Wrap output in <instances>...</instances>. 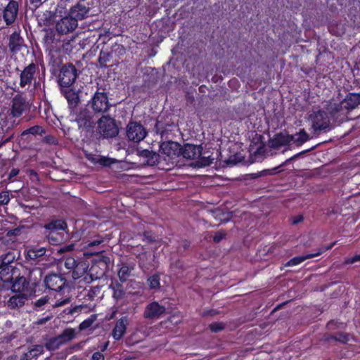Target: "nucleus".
Listing matches in <instances>:
<instances>
[{"label": "nucleus", "mask_w": 360, "mask_h": 360, "mask_svg": "<svg viewBox=\"0 0 360 360\" xmlns=\"http://www.w3.org/2000/svg\"><path fill=\"white\" fill-rule=\"evenodd\" d=\"M190 246V243L188 241H186L185 242V244L184 245V248L186 249L187 248H188Z\"/></svg>", "instance_id": "63"}, {"label": "nucleus", "mask_w": 360, "mask_h": 360, "mask_svg": "<svg viewBox=\"0 0 360 360\" xmlns=\"http://www.w3.org/2000/svg\"><path fill=\"white\" fill-rule=\"evenodd\" d=\"M147 255H148V253L146 252H141L138 256L139 264V266L141 268L146 267V266L144 259L147 257Z\"/></svg>", "instance_id": "53"}, {"label": "nucleus", "mask_w": 360, "mask_h": 360, "mask_svg": "<svg viewBox=\"0 0 360 360\" xmlns=\"http://www.w3.org/2000/svg\"><path fill=\"white\" fill-rule=\"evenodd\" d=\"M43 353L44 345H34L29 347V349L27 352H25L22 354L20 360H32V359H37Z\"/></svg>", "instance_id": "28"}, {"label": "nucleus", "mask_w": 360, "mask_h": 360, "mask_svg": "<svg viewBox=\"0 0 360 360\" xmlns=\"http://www.w3.org/2000/svg\"><path fill=\"white\" fill-rule=\"evenodd\" d=\"M335 244H336V241L333 242V243H330V244H328L327 245H324V246L320 248L318 250V251L316 252H315V253L307 254V255H300V256L294 257L292 259H290L285 264V266H296V265H298V264H301L302 262H303L306 259H311V258H313L314 257L319 256L320 255H321L322 253L325 252L326 251L332 249L333 247Z\"/></svg>", "instance_id": "16"}, {"label": "nucleus", "mask_w": 360, "mask_h": 360, "mask_svg": "<svg viewBox=\"0 0 360 360\" xmlns=\"http://www.w3.org/2000/svg\"><path fill=\"white\" fill-rule=\"evenodd\" d=\"M202 150L201 145L186 143L184 147L181 146V155L186 159L195 160L202 155Z\"/></svg>", "instance_id": "17"}, {"label": "nucleus", "mask_w": 360, "mask_h": 360, "mask_svg": "<svg viewBox=\"0 0 360 360\" xmlns=\"http://www.w3.org/2000/svg\"><path fill=\"white\" fill-rule=\"evenodd\" d=\"M89 267L88 262L83 258H79L71 271L73 279L77 280L82 277L89 270Z\"/></svg>", "instance_id": "26"}, {"label": "nucleus", "mask_w": 360, "mask_h": 360, "mask_svg": "<svg viewBox=\"0 0 360 360\" xmlns=\"http://www.w3.org/2000/svg\"><path fill=\"white\" fill-rule=\"evenodd\" d=\"M30 3L35 7H39L41 4V0H30Z\"/></svg>", "instance_id": "60"}, {"label": "nucleus", "mask_w": 360, "mask_h": 360, "mask_svg": "<svg viewBox=\"0 0 360 360\" xmlns=\"http://www.w3.org/2000/svg\"><path fill=\"white\" fill-rule=\"evenodd\" d=\"M270 170H264L262 172L264 174H271L272 173L269 172Z\"/></svg>", "instance_id": "64"}, {"label": "nucleus", "mask_w": 360, "mask_h": 360, "mask_svg": "<svg viewBox=\"0 0 360 360\" xmlns=\"http://www.w3.org/2000/svg\"><path fill=\"white\" fill-rule=\"evenodd\" d=\"M95 115L86 107L75 108L72 113L73 122L77 123L82 141L88 144L96 139V125L98 120Z\"/></svg>", "instance_id": "2"}, {"label": "nucleus", "mask_w": 360, "mask_h": 360, "mask_svg": "<svg viewBox=\"0 0 360 360\" xmlns=\"http://www.w3.org/2000/svg\"><path fill=\"white\" fill-rule=\"evenodd\" d=\"M63 56L58 52H51L49 54V66L52 74L56 75L63 65Z\"/></svg>", "instance_id": "24"}, {"label": "nucleus", "mask_w": 360, "mask_h": 360, "mask_svg": "<svg viewBox=\"0 0 360 360\" xmlns=\"http://www.w3.org/2000/svg\"><path fill=\"white\" fill-rule=\"evenodd\" d=\"M166 312L165 306L153 301L148 303L144 309L143 317L147 319H158Z\"/></svg>", "instance_id": "14"}, {"label": "nucleus", "mask_w": 360, "mask_h": 360, "mask_svg": "<svg viewBox=\"0 0 360 360\" xmlns=\"http://www.w3.org/2000/svg\"><path fill=\"white\" fill-rule=\"evenodd\" d=\"M60 93L66 98L70 109L76 108L79 102V94L70 87H60Z\"/></svg>", "instance_id": "20"}, {"label": "nucleus", "mask_w": 360, "mask_h": 360, "mask_svg": "<svg viewBox=\"0 0 360 360\" xmlns=\"http://www.w3.org/2000/svg\"><path fill=\"white\" fill-rule=\"evenodd\" d=\"M226 236V232L225 230L221 229L217 232H215L213 236V241L215 243H220L223 239H224Z\"/></svg>", "instance_id": "49"}, {"label": "nucleus", "mask_w": 360, "mask_h": 360, "mask_svg": "<svg viewBox=\"0 0 360 360\" xmlns=\"http://www.w3.org/2000/svg\"><path fill=\"white\" fill-rule=\"evenodd\" d=\"M15 255L8 252L0 256V280L14 292H29L30 281L22 274V269L13 265Z\"/></svg>", "instance_id": "1"}, {"label": "nucleus", "mask_w": 360, "mask_h": 360, "mask_svg": "<svg viewBox=\"0 0 360 360\" xmlns=\"http://www.w3.org/2000/svg\"><path fill=\"white\" fill-rule=\"evenodd\" d=\"M304 220V217L302 214H297L295 216H293L291 218V223L292 224H297L300 222H302Z\"/></svg>", "instance_id": "56"}, {"label": "nucleus", "mask_w": 360, "mask_h": 360, "mask_svg": "<svg viewBox=\"0 0 360 360\" xmlns=\"http://www.w3.org/2000/svg\"><path fill=\"white\" fill-rule=\"evenodd\" d=\"M91 360H105V357L102 352H96L92 354Z\"/></svg>", "instance_id": "57"}, {"label": "nucleus", "mask_w": 360, "mask_h": 360, "mask_svg": "<svg viewBox=\"0 0 360 360\" xmlns=\"http://www.w3.org/2000/svg\"><path fill=\"white\" fill-rule=\"evenodd\" d=\"M110 262V259L108 256L102 255L99 259H96L91 267L89 268L91 280H98L103 278L108 271Z\"/></svg>", "instance_id": "10"}, {"label": "nucleus", "mask_w": 360, "mask_h": 360, "mask_svg": "<svg viewBox=\"0 0 360 360\" xmlns=\"http://www.w3.org/2000/svg\"><path fill=\"white\" fill-rule=\"evenodd\" d=\"M198 160L196 162V165L199 167H207V166H210L214 159L212 158L210 156L209 157H202V156H200L198 158H197Z\"/></svg>", "instance_id": "43"}, {"label": "nucleus", "mask_w": 360, "mask_h": 360, "mask_svg": "<svg viewBox=\"0 0 360 360\" xmlns=\"http://www.w3.org/2000/svg\"><path fill=\"white\" fill-rule=\"evenodd\" d=\"M79 257L68 256L66 257L64 259V266L65 267L70 271L74 269L76 263L79 260Z\"/></svg>", "instance_id": "42"}, {"label": "nucleus", "mask_w": 360, "mask_h": 360, "mask_svg": "<svg viewBox=\"0 0 360 360\" xmlns=\"http://www.w3.org/2000/svg\"><path fill=\"white\" fill-rule=\"evenodd\" d=\"M92 323V321L89 320V319H86V320H84L81 324H80V328L81 329H84V328H86L88 327H89L91 326V324Z\"/></svg>", "instance_id": "59"}, {"label": "nucleus", "mask_w": 360, "mask_h": 360, "mask_svg": "<svg viewBox=\"0 0 360 360\" xmlns=\"http://www.w3.org/2000/svg\"><path fill=\"white\" fill-rule=\"evenodd\" d=\"M352 25V24H328V30L332 34L342 36L345 33V27Z\"/></svg>", "instance_id": "34"}, {"label": "nucleus", "mask_w": 360, "mask_h": 360, "mask_svg": "<svg viewBox=\"0 0 360 360\" xmlns=\"http://www.w3.org/2000/svg\"><path fill=\"white\" fill-rule=\"evenodd\" d=\"M75 336V333L72 328H67L64 330L60 335H58L63 344L72 340Z\"/></svg>", "instance_id": "41"}, {"label": "nucleus", "mask_w": 360, "mask_h": 360, "mask_svg": "<svg viewBox=\"0 0 360 360\" xmlns=\"http://www.w3.org/2000/svg\"><path fill=\"white\" fill-rule=\"evenodd\" d=\"M57 32L60 34L72 32L79 24H55Z\"/></svg>", "instance_id": "36"}, {"label": "nucleus", "mask_w": 360, "mask_h": 360, "mask_svg": "<svg viewBox=\"0 0 360 360\" xmlns=\"http://www.w3.org/2000/svg\"><path fill=\"white\" fill-rule=\"evenodd\" d=\"M81 71L72 63H67L61 66L57 77L60 87H71L75 83Z\"/></svg>", "instance_id": "7"}, {"label": "nucleus", "mask_w": 360, "mask_h": 360, "mask_svg": "<svg viewBox=\"0 0 360 360\" xmlns=\"http://www.w3.org/2000/svg\"><path fill=\"white\" fill-rule=\"evenodd\" d=\"M17 124L18 123H15V120H13V122L10 123L9 124L7 122L6 123V122H2L1 128L3 131V133L6 134V135L3 138L4 139V143L11 141V139L13 137L14 133L13 131V129Z\"/></svg>", "instance_id": "32"}, {"label": "nucleus", "mask_w": 360, "mask_h": 360, "mask_svg": "<svg viewBox=\"0 0 360 360\" xmlns=\"http://www.w3.org/2000/svg\"><path fill=\"white\" fill-rule=\"evenodd\" d=\"M293 137L294 136L290 134H284L281 132L278 133L270 140V146L273 148L277 149L281 146H287L292 142Z\"/></svg>", "instance_id": "23"}, {"label": "nucleus", "mask_w": 360, "mask_h": 360, "mask_svg": "<svg viewBox=\"0 0 360 360\" xmlns=\"http://www.w3.org/2000/svg\"><path fill=\"white\" fill-rule=\"evenodd\" d=\"M38 71L39 67L34 62L26 65L20 73V87L23 89L26 86H30L32 81L35 79V75Z\"/></svg>", "instance_id": "13"}, {"label": "nucleus", "mask_w": 360, "mask_h": 360, "mask_svg": "<svg viewBox=\"0 0 360 360\" xmlns=\"http://www.w3.org/2000/svg\"><path fill=\"white\" fill-rule=\"evenodd\" d=\"M137 155L145 159L146 164L150 166L158 165L160 162V155L148 149H138Z\"/></svg>", "instance_id": "19"}, {"label": "nucleus", "mask_w": 360, "mask_h": 360, "mask_svg": "<svg viewBox=\"0 0 360 360\" xmlns=\"http://www.w3.org/2000/svg\"><path fill=\"white\" fill-rule=\"evenodd\" d=\"M89 13V8L82 4H77L73 6L69 13V16L72 20H82Z\"/></svg>", "instance_id": "25"}, {"label": "nucleus", "mask_w": 360, "mask_h": 360, "mask_svg": "<svg viewBox=\"0 0 360 360\" xmlns=\"http://www.w3.org/2000/svg\"><path fill=\"white\" fill-rule=\"evenodd\" d=\"M10 201L9 193L8 191L0 193V205H7Z\"/></svg>", "instance_id": "51"}, {"label": "nucleus", "mask_w": 360, "mask_h": 360, "mask_svg": "<svg viewBox=\"0 0 360 360\" xmlns=\"http://www.w3.org/2000/svg\"><path fill=\"white\" fill-rule=\"evenodd\" d=\"M327 339L328 340H333L336 342L346 344L349 340V335L347 333L339 332L335 335H330Z\"/></svg>", "instance_id": "40"}, {"label": "nucleus", "mask_w": 360, "mask_h": 360, "mask_svg": "<svg viewBox=\"0 0 360 360\" xmlns=\"http://www.w3.org/2000/svg\"><path fill=\"white\" fill-rule=\"evenodd\" d=\"M219 314V311L217 309H211L208 310H205L202 313V316H214Z\"/></svg>", "instance_id": "54"}, {"label": "nucleus", "mask_w": 360, "mask_h": 360, "mask_svg": "<svg viewBox=\"0 0 360 360\" xmlns=\"http://www.w3.org/2000/svg\"><path fill=\"white\" fill-rule=\"evenodd\" d=\"M108 346V342H105V345L101 347V352H104Z\"/></svg>", "instance_id": "62"}, {"label": "nucleus", "mask_w": 360, "mask_h": 360, "mask_svg": "<svg viewBox=\"0 0 360 360\" xmlns=\"http://www.w3.org/2000/svg\"><path fill=\"white\" fill-rule=\"evenodd\" d=\"M160 151L165 155L169 160H173L181 155V145L175 141L163 142L160 145Z\"/></svg>", "instance_id": "15"}, {"label": "nucleus", "mask_w": 360, "mask_h": 360, "mask_svg": "<svg viewBox=\"0 0 360 360\" xmlns=\"http://www.w3.org/2000/svg\"><path fill=\"white\" fill-rule=\"evenodd\" d=\"M117 276L120 282L123 283L128 280L131 276V272L134 270L135 264L134 262L122 261L118 264Z\"/></svg>", "instance_id": "18"}, {"label": "nucleus", "mask_w": 360, "mask_h": 360, "mask_svg": "<svg viewBox=\"0 0 360 360\" xmlns=\"http://www.w3.org/2000/svg\"><path fill=\"white\" fill-rule=\"evenodd\" d=\"M46 249L44 247H32L30 248L25 255V257L29 260H35L46 254Z\"/></svg>", "instance_id": "31"}, {"label": "nucleus", "mask_w": 360, "mask_h": 360, "mask_svg": "<svg viewBox=\"0 0 360 360\" xmlns=\"http://www.w3.org/2000/svg\"><path fill=\"white\" fill-rule=\"evenodd\" d=\"M96 124V139L92 141L91 143H97L101 139L115 137L119 133L115 120L110 115H102L97 120Z\"/></svg>", "instance_id": "5"}, {"label": "nucleus", "mask_w": 360, "mask_h": 360, "mask_svg": "<svg viewBox=\"0 0 360 360\" xmlns=\"http://www.w3.org/2000/svg\"><path fill=\"white\" fill-rule=\"evenodd\" d=\"M25 297L22 295H13L8 300V307L10 309L21 307L25 304Z\"/></svg>", "instance_id": "33"}, {"label": "nucleus", "mask_w": 360, "mask_h": 360, "mask_svg": "<svg viewBox=\"0 0 360 360\" xmlns=\"http://www.w3.org/2000/svg\"><path fill=\"white\" fill-rule=\"evenodd\" d=\"M143 240L148 243H153L157 241V236L152 231H145L143 233Z\"/></svg>", "instance_id": "44"}, {"label": "nucleus", "mask_w": 360, "mask_h": 360, "mask_svg": "<svg viewBox=\"0 0 360 360\" xmlns=\"http://www.w3.org/2000/svg\"><path fill=\"white\" fill-rule=\"evenodd\" d=\"M49 297L48 296H43L34 302V306L36 309H43V306L48 303Z\"/></svg>", "instance_id": "48"}, {"label": "nucleus", "mask_w": 360, "mask_h": 360, "mask_svg": "<svg viewBox=\"0 0 360 360\" xmlns=\"http://www.w3.org/2000/svg\"><path fill=\"white\" fill-rule=\"evenodd\" d=\"M30 109V104L25 96L22 94H17L11 100L9 115L14 118H19Z\"/></svg>", "instance_id": "9"}, {"label": "nucleus", "mask_w": 360, "mask_h": 360, "mask_svg": "<svg viewBox=\"0 0 360 360\" xmlns=\"http://www.w3.org/2000/svg\"><path fill=\"white\" fill-rule=\"evenodd\" d=\"M44 283L47 288L60 292L66 286L67 280L60 274L51 273L45 276Z\"/></svg>", "instance_id": "12"}, {"label": "nucleus", "mask_w": 360, "mask_h": 360, "mask_svg": "<svg viewBox=\"0 0 360 360\" xmlns=\"http://www.w3.org/2000/svg\"><path fill=\"white\" fill-rule=\"evenodd\" d=\"M45 31L44 37H43V41L45 44H52L55 39V34L52 30H48L46 29H44Z\"/></svg>", "instance_id": "45"}, {"label": "nucleus", "mask_w": 360, "mask_h": 360, "mask_svg": "<svg viewBox=\"0 0 360 360\" xmlns=\"http://www.w3.org/2000/svg\"><path fill=\"white\" fill-rule=\"evenodd\" d=\"M44 235L49 243L53 245L63 243L67 240L68 224L63 219H53L44 226Z\"/></svg>", "instance_id": "4"}, {"label": "nucleus", "mask_w": 360, "mask_h": 360, "mask_svg": "<svg viewBox=\"0 0 360 360\" xmlns=\"http://www.w3.org/2000/svg\"><path fill=\"white\" fill-rule=\"evenodd\" d=\"M147 133L146 128L140 122L131 121L127 126V136L133 142H140L146 136Z\"/></svg>", "instance_id": "11"}, {"label": "nucleus", "mask_w": 360, "mask_h": 360, "mask_svg": "<svg viewBox=\"0 0 360 360\" xmlns=\"http://www.w3.org/2000/svg\"><path fill=\"white\" fill-rule=\"evenodd\" d=\"M359 261H360V255H355L352 257L346 258L345 259L344 264H354V263H355L356 262H359Z\"/></svg>", "instance_id": "52"}, {"label": "nucleus", "mask_w": 360, "mask_h": 360, "mask_svg": "<svg viewBox=\"0 0 360 360\" xmlns=\"http://www.w3.org/2000/svg\"><path fill=\"white\" fill-rule=\"evenodd\" d=\"M311 127L315 132L330 130V120L327 112L323 110L313 111L309 115Z\"/></svg>", "instance_id": "8"}, {"label": "nucleus", "mask_w": 360, "mask_h": 360, "mask_svg": "<svg viewBox=\"0 0 360 360\" xmlns=\"http://www.w3.org/2000/svg\"><path fill=\"white\" fill-rule=\"evenodd\" d=\"M69 302H70L69 298H65L63 300H58L53 304H52V306H53L55 307H58L63 306V305L68 304Z\"/></svg>", "instance_id": "58"}, {"label": "nucleus", "mask_w": 360, "mask_h": 360, "mask_svg": "<svg viewBox=\"0 0 360 360\" xmlns=\"http://www.w3.org/2000/svg\"><path fill=\"white\" fill-rule=\"evenodd\" d=\"M109 288L112 290V298L116 300H120L124 297L125 291L123 285L117 280L112 281Z\"/></svg>", "instance_id": "29"}, {"label": "nucleus", "mask_w": 360, "mask_h": 360, "mask_svg": "<svg viewBox=\"0 0 360 360\" xmlns=\"http://www.w3.org/2000/svg\"><path fill=\"white\" fill-rule=\"evenodd\" d=\"M128 323L129 320L127 316H122L117 320L112 331V338L115 340H120L124 336Z\"/></svg>", "instance_id": "21"}, {"label": "nucleus", "mask_w": 360, "mask_h": 360, "mask_svg": "<svg viewBox=\"0 0 360 360\" xmlns=\"http://www.w3.org/2000/svg\"><path fill=\"white\" fill-rule=\"evenodd\" d=\"M113 58V50L111 48L102 49L100 51L98 61L101 68L108 67V63L110 62Z\"/></svg>", "instance_id": "30"}, {"label": "nucleus", "mask_w": 360, "mask_h": 360, "mask_svg": "<svg viewBox=\"0 0 360 360\" xmlns=\"http://www.w3.org/2000/svg\"><path fill=\"white\" fill-rule=\"evenodd\" d=\"M18 11V4L11 1L4 11V19L6 22H14Z\"/></svg>", "instance_id": "27"}, {"label": "nucleus", "mask_w": 360, "mask_h": 360, "mask_svg": "<svg viewBox=\"0 0 360 360\" xmlns=\"http://www.w3.org/2000/svg\"><path fill=\"white\" fill-rule=\"evenodd\" d=\"M147 284L150 290H159L160 288V276L154 274L147 278Z\"/></svg>", "instance_id": "37"}, {"label": "nucleus", "mask_w": 360, "mask_h": 360, "mask_svg": "<svg viewBox=\"0 0 360 360\" xmlns=\"http://www.w3.org/2000/svg\"><path fill=\"white\" fill-rule=\"evenodd\" d=\"M103 242L104 240L103 237H101V236H96L93 239L88 240V242L86 243V246L89 248L98 246Z\"/></svg>", "instance_id": "47"}, {"label": "nucleus", "mask_w": 360, "mask_h": 360, "mask_svg": "<svg viewBox=\"0 0 360 360\" xmlns=\"http://www.w3.org/2000/svg\"><path fill=\"white\" fill-rule=\"evenodd\" d=\"M100 291H101L100 286L96 285L94 287H91L89 290L86 296L89 297V300H93L98 295V294L100 292Z\"/></svg>", "instance_id": "50"}, {"label": "nucleus", "mask_w": 360, "mask_h": 360, "mask_svg": "<svg viewBox=\"0 0 360 360\" xmlns=\"http://www.w3.org/2000/svg\"><path fill=\"white\" fill-rule=\"evenodd\" d=\"M44 133H45V130L44 129V128L41 126L34 125V126H32L25 130H23L21 132L20 135L23 138L28 134H32L34 136H36V135L41 136Z\"/></svg>", "instance_id": "38"}, {"label": "nucleus", "mask_w": 360, "mask_h": 360, "mask_svg": "<svg viewBox=\"0 0 360 360\" xmlns=\"http://www.w3.org/2000/svg\"><path fill=\"white\" fill-rule=\"evenodd\" d=\"M209 328L213 333H218L225 328V324L222 322H214L209 325Z\"/></svg>", "instance_id": "46"}, {"label": "nucleus", "mask_w": 360, "mask_h": 360, "mask_svg": "<svg viewBox=\"0 0 360 360\" xmlns=\"http://www.w3.org/2000/svg\"><path fill=\"white\" fill-rule=\"evenodd\" d=\"M20 172V169H18V168H12L11 170L10 171L9 174H8V179L10 181H13V178L15 177Z\"/></svg>", "instance_id": "55"}, {"label": "nucleus", "mask_w": 360, "mask_h": 360, "mask_svg": "<svg viewBox=\"0 0 360 360\" xmlns=\"http://www.w3.org/2000/svg\"><path fill=\"white\" fill-rule=\"evenodd\" d=\"M174 265H175L176 267H178V268H181V267H182V266H183V265H182V262H181V260H177V261L175 262Z\"/></svg>", "instance_id": "61"}, {"label": "nucleus", "mask_w": 360, "mask_h": 360, "mask_svg": "<svg viewBox=\"0 0 360 360\" xmlns=\"http://www.w3.org/2000/svg\"><path fill=\"white\" fill-rule=\"evenodd\" d=\"M61 345H63L62 341H60V338L57 336L48 340L44 347H45L49 351H54L58 349Z\"/></svg>", "instance_id": "39"}, {"label": "nucleus", "mask_w": 360, "mask_h": 360, "mask_svg": "<svg viewBox=\"0 0 360 360\" xmlns=\"http://www.w3.org/2000/svg\"><path fill=\"white\" fill-rule=\"evenodd\" d=\"M360 105V94L349 93L344 99L336 103L329 101L326 109L337 125L348 121V114Z\"/></svg>", "instance_id": "3"}, {"label": "nucleus", "mask_w": 360, "mask_h": 360, "mask_svg": "<svg viewBox=\"0 0 360 360\" xmlns=\"http://www.w3.org/2000/svg\"><path fill=\"white\" fill-rule=\"evenodd\" d=\"M88 105L94 114L105 115L104 114L108 112L112 106L109 101L108 92L105 91V89L100 91V88H98L88 101Z\"/></svg>", "instance_id": "6"}, {"label": "nucleus", "mask_w": 360, "mask_h": 360, "mask_svg": "<svg viewBox=\"0 0 360 360\" xmlns=\"http://www.w3.org/2000/svg\"><path fill=\"white\" fill-rule=\"evenodd\" d=\"M292 136H294L292 141L297 146H302L310 139L309 135L306 132L304 129H301L299 132Z\"/></svg>", "instance_id": "35"}, {"label": "nucleus", "mask_w": 360, "mask_h": 360, "mask_svg": "<svg viewBox=\"0 0 360 360\" xmlns=\"http://www.w3.org/2000/svg\"><path fill=\"white\" fill-rule=\"evenodd\" d=\"M8 40L9 51L13 54L19 52L24 46V39L20 35V32L15 31L10 35Z\"/></svg>", "instance_id": "22"}]
</instances>
